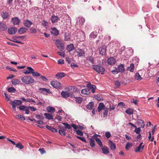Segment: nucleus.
<instances>
[{
  "label": "nucleus",
  "mask_w": 159,
  "mask_h": 159,
  "mask_svg": "<svg viewBox=\"0 0 159 159\" xmlns=\"http://www.w3.org/2000/svg\"><path fill=\"white\" fill-rule=\"evenodd\" d=\"M81 93L82 94L88 95L90 93V90L89 89H83L81 90Z\"/></svg>",
  "instance_id": "nucleus-19"
},
{
  "label": "nucleus",
  "mask_w": 159,
  "mask_h": 159,
  "mask_svg": "<svg viewBox=\"0 0 159 159\" xmlns=\"http://www.w3.org/2000/svg\"><path fill=\"white\" fill-rule=\"evenodd\" d=\"M57 53L61 57H65V53L64 52H57Z\"/></svg>",
  "instance_id": "nucleus-64"
},
{
  "label": "nucleus",
  "mask_w": 159,
  "mask_h": 159,
  "mask_svg": "<svg viewBox=\"0 0 159 159\" xmlns=\"http://www.w3.org/2000/svg\"><path fill=\"white\" fill-rule=\"evenodd\" d=\"M89 144L90 146L92 148L94 147L95 146V141L92 138H91L90 139Z\"/></svg>",
  "instance_id": "nucleus-34"
},
{
  "label": "nucleus",
  "mask_w": 159,
  "mask_h": 159,
  "mask_svg": "<svg viewBox=\"0 0 159 159\" xmlns=\"http://www.w3.org/2000/svg\"><path fill=\"white\" fill-rule=\"evenodd\" d=\"M55 43L57 48L60 51H62L64 50V44L60 40H56Z\"/></svg>",
  "instance_id": "nucleus-4"
},
{
  "label": "nucleus",
  "mask_w": 159,
  "mask_h": 159,
  "mask_svg": "<svg viewBox=\"0 0 159 159\" xmlns=\"http://www.w3.org/2000/svg\"><path fill=\"white\" fill-rule=\"evenodd\" d=\"M107 47L105 45H103L99 48V53L100 54L103 56L105 55L107 51Z\"/></svg>",
  "instance_id": "nucleus-5"
},
{
  "label": "nucleus",
  "mask_w": 159,
  "mask_h": 159,
  "mask_svg": "<svg viewBox=\"0 0 159 159\" xmlns=\"http://www.w3.org/2000/svg\"><path fill=\"white\" fill-rule=\"evenodd\" d=\"M137 123L138 124V125L140 126L141 128H143L144 127L145 125L143 121H142L141 120H139Z\"/></svg>",
  "instance_id": "nucleus-32"
},
{
  "label": "nucleus",
  "mask_w": 159,
  "mask_h": 159,
  "mask_svg": "<svg viewBox=\"0 0 159 159\" xmlns=\"http://www.w3.org/2000/svg\"><path fill=\"white\" fill-rule=\"evenodd\" d=\"M125 112L128 114L131 115L133 114L134 110L132 108H128L126 110Z\"/></svg>",
  "instance_id": "nucleus-38"
},
{
  "label": "nucleus",
  "mask_w": 159,
  "mask_h": 159,
  "mask_svg": "<svg viewBox=\"0 0 159 159\" xmlns=\"http://www.w3.org/2000/svg\"><path fill=\"white\" fill-rule=\"evenodd\" d=\"M11 22L14 25H18L20 24V20L17 17H13L11 19Z\"/></svg>",
  "instance_id": "nucleus-6"
},
{
  "label": "nucleus",
  "mask_w": 159,
  "mask_h": 159,
  "mask_svg": "<svg viewBox=\"0 0 159 159\" xmlns=\"http://www.w3.org/2000/svg\"><path fill=\"white\" fill-rule=\"evenodd\" d=\"M102 151L103 153L105 154H107L109 153L108 148L107 147H103L102 148Z\"/></svg>",
  "instance_id": "nucleus-28"
},
{
  "label": "nucleus",
  "mask_w": 159,
  "mask_h": 159,
  "mask_svg": "<svg viewBox=\"0 0 159 159\" xmlns=\"http://www.w3.org/2000/svg\"><path fill=\"white\" fill-rule=\"evenodd\" d=\"M97 35V33L95 32H92L90 35L89 38L94 39L96 37Z\"/></svg>",
  "instance_id": "nucleus-39"
},
{
  "label": "nucleus",
  "mask_w": 159,
  "mask_h": 159,
  "mask_svg": "<svg viewBox=\"0 0 159 159\" xmlns=\"http://www.w3.org/2000/svg\"><path fill=\"white\" fill-rule=\"evenodd\" d=\"M31 74L34 77H39L40 76V74L39 73L37 72H34V71H32Z\"/></svg>",
  "instance_id": "nucleus-41"
},
{
  "label": "nucleus",
  "mask_w": 159,
  "mask_h": 159,
  "mask_svg": "<svg viewBox=\"0 0 159 159\" xmlns=\"http://www.w3.org/2000/svg\"><path fill=\"white\" fill-rule=\"evenodd\" d=\"M59 18L58 17L55 15L52 16L51 18V20L52 23L57 22Z\"/></svg>",
  "instance_id": "nucleus-25"
},
{
  "label": "nucleus",
  "mask_w": 159,
  "mask_h": 159,
  "mask_svg": "<svg viewBox=\"0 0 159 159\" xmlns=\"http://www.w3.org/2000/svg\"><path fill=\"white\" fill-rule=\"evenodd\" d=\"M94 106V103L93 102H90L87 106V109L91 110L93 109Z\"/></svg>",
  "instance_id": "nucleus-30"
},
{
  "label": "nucleus",
  "mask_w": 159,
  "mask_h": 159,
  "mask_svg": "<svg viewBox=\"0 0 159 159\" xmlns=\"http://www.w3.org/2000/svg\"><path fill=\"white\" fill-rule=\"evenodd\" d=\"M61 94V96L64 98H67L70 96L69 93L66 91H62Z\"/></svg>",
  "instance_id": "nucleus-26"
},
{
  "label": "nucleus",
  "mask_w": 159,
  "mask_h": 159,
  "mask_svg": "<svg viewBox=\"0 0 159 159\" xmlns=\"http://www.w3.org/2000/svg\"><path fill=\"white\" fill-rule=\"evenodd\" d=\"M16 118H19L21 119L22 120H25V119L24 117L23 116L21 115H16Z\"/></svg>",
  "instance_id": "nucleus-45"
},
{
  "label": "nucleus",
  "mask_w": 159,
  "mask_h": 159,
  "mask_svg": "<svg viewBox=\"0 0 159 159\" xmlns=\"http://www.w3.org/2000/svg\"><path fill=\"white\" fill-rule=\"evenodd\" d=\"M73 97H74L75 98V101L76 102H77L78 103H80L82 102V99L80 97H75L74 96H72V98H73Z\"/></svg>",
  "instance_id": "nucleus-31"
},
{
  "label": "nucleus",
  "mask_w": 159,
  "mask_h": 159,
  "mask_svg": "<svg viewBox=\"0 0 159 159\" xmlns=\"http://www.w3.org/2000/svg\"><path fill=\"white\" fill-rule=\"evenodd\" d=\"M42 25L44 27H46L48 26V23L45 20H43L42 22Z\"/></svg>",
  "instance_id": "nucleus-54"
},
{
  "label": "nucleus",
  "mask_w": 159,
  "mask_h": 159,
  "mask_svg": "<svg viewBox=\"0 0 159 159\" xmlns=\"http://www.w3.org/2000/svg\"><path fill=\"white\" fill-rule=\"evenodd\" d=\"M8 91L9 92L11 93H14L15 92L16 90L15 88L14 87H10L7 89Z\"/></svg>",
  "instance_id": "nucleus-43"
},
{
  "label": "nucleus",
  "mask_w": 159,
  "mask_h": 159,
  "mask_svg": "<svg viewBox=\"0 0 159 159\" xmlns=\"http://www.w3.org/2000/svg\"><path fill=\"white\" fill-rule=\"evenodd\" d=\"M27 69L28 70H25L23 71V73L25 74H29L32 73L33 71H34V69L30 67H27Z\"/></svg>",
  "instance_id": "nucleus-11"
},
{
  "label": "nucleus",
  "mask_w": 159,
  "mask_h": 159,
  "mask_svg": "<svg viewBox=\"0 0 159 159\" xmlns=\"http://www.w3.org/2000/svg\"><path fill=\"white\" fill-rule=\"evenodd\" d=\"M105 108L104 104L103 103H100L98 107V111H100L102 110Z\"/></svg>",
  "instance_id": "nucleus-24"
},
{
  "label": "nucleus",
  "mask_w": 159,
  "mask_h": 159,
  "mask_svg": "<svg viewBox=\"0 0 159 159\" xmlns=\"http://www.w3.org/2000/svg\"><path fill=\"white\" fill-rule=\"evenodd\" d=\"M93 69L97 72L98 73H101L102 74H104V72L105 71V69L103 67L98 66V65H94Z\"/></svg>",
  "instance_id": "nucleus-3"
},
{
  "label": "nucleus",
  "mask_w": 159,
  "mask_h": 159,
  "mask_svg": "<svg viewBox=\"0 0 159 159\" xmlns=\"http://www.w3.org/2000/svg\"><path fill=\"white\" fill-rule=\"evenodd\" d=\"M70 39V35L69 33H66L65 34V40L66 41H69Z\"/></svg>",
  "instance_id": "nucleus-37"
},
{
  "label": "nucleus",
  "mask_w": 159,
  "mask_h": 159,
  "mask_svg": "<svg viewBox=\"0 0 159 159\" xmlns=\"http://www.w3.org/2000/svg\"><path fill=\"white\" fill-rule=\"evenodd\" d=\"M109 108H105L104 109V112L103 113V114L104 115V116H107V115L108 110Z\"/></svg>",
  "instance_id": "nucleus-52"
},
{
  "label": "nucleus",
  "mask_w": 159,
  "mask_h": 159,
  "mask_svg": "<svg viewBox=\"0 0 159 159\" xmlns=\"http://www.w3.org/2000/svg\"><path fill=\"white\" fill-rule=\"evenodd\" d=\"M46 127L47 129L51 130V131L53 132L56 133L57 132V129L54 128L52 127L49 125H46Z\"/></svg>",
  "instance_id": "nucleus-27"
},
{
  "label": "nucleus",
  "mask_w": 159,
  "mask_h": 159,
  "mask_svg": "<svg viewBox=\"0 0 159 159\" xmlns=\"http://www.w3.org/2000/svg\"><path fill=\"white\" fill-rule=\"evenodd\" d=\"M19 108L20 110H25L26 108H27V107L25 106H20L19 107Z\"/></svg>",
  "instance_id": "nucleus-58"
},
{
  "label": "nucleus",
  "mask_w": 159,
  "mask_h": 159,
  "mask_svg": "<svg viewBox=\"0 0 159 159\" xmlns=\"http://www.w3.org/2000/svg\"><path fill=\"white\" fill-rule=\"evenodd\" d=\"M96 88V87L94 85H92L91 86V88H90L89 89H91V91L92 93H94L95 92V89Z\"/></svg>",
  "instance_id": "nucleus-50"
},
{
  "label": "nucleus",
  "mask_w": 159,
  "mask_h": 159,
  "mask_svg": "<svg viewBox=\"0 0 159 159\" xmlns=\"http://www.w3.org/2000/svg\"><path fill=\"white\" fill-rule=\"evenodd\" d=\"M70 66L72 68L78 67V66L74 63H72L70 64Z\"/></svg>",
  "instance_id": "nucleus-60"
},
{
  "label": "nucleus",
  "mask_w": 159,
  "mask_h": 159,
  "mask_svg": "<svg viewBox=\"0 0 159 159\" xmlns=\"http://www.w3.org/2000/svg\"><path fill=\"white\" fill-rule=\"evenodd\" d=\"M9 103L12 106L14 105L16 107L17 105H21L22 103V102L19 100H15L13 101H10Z\"/></svg>",
  "instance_id": "nucleus-8"
},
{
  "label": "nucleus",
  "mask_w": 159,
  "mask_h": 159,
  "mask_svg": "<svg viewBox=\"0 0 159 159\" xmlns=\"http://www.w3.org/2000/svg\"><path fill=\"white\" fill-rule=\"evenodd\" d=\"M63 125H64L65 126L66 128H67L69 129H71V126L67 123H62Z\"/></svg>",
  "instance_id": "nucleus-46"
},
{
  "label": "nucleus",
  "mask_w": 159,
  "mask_h": 159,
  "mask_svg": "<svg viewBox=\"0 0 159 159\" xmlns=\"http://www.w3.org/2000/svg\"><path fill=\"white\" fill-rule=\"evenodd\" d=\"M30 33L32 34H36L37 32L36 29L33 27L31 28L30 29Z\"/></svg>",
  "instance_id": "nucleus-40"
},
{
  "label": "nucleus",
  "mask_w": 159,
  "mask_h": 159,
  "mask_svg": "<svg viewBox=\"0 0 159 159\" xmlns=\"http://www.w3.org/2000/svg\"><path fill=\"white\" fill-rule=\"evenodd\" d=\"M69 89H71L74 92H76L77 90V88L75 86H70L69 88Z\"/></svg>",
  "instance_id": "nucleus-48"
},
{
  "label": "nucleus",
  "mask_w": 159,
  "mask_h": 159,
  "mask_svg": "<svg viewBox=\"0 0 159 159\" xmlns=\"http://www.w3.org/2000/svg\"><path fill=\"white\" fill-rule=\"evenodd\" d=\"M108 143L111 149L112 150H115L116 147L115 144L110 140L109 141Z\"/></svg>",
  "instance_id": "nucleus-17"
},
{
  "label": "nucleus",
  "mask_w": 159,
  "mask_h": 159,
  "mask_svg": "<svg viewBox=\"0 0 159 159\" xmlns=\"http://www.w3.org/2000/svg\"><path fill=\"white\" fill-rule=\"evenodd\" d=\"M13 0H7V4L9 7H11L12 4Z\"/></svg>",
  "instance_id": "nucleus-62"
},
{
  "label": "nucleus",
  "mask_w": 159,
  "mask_h": 159,
  "mask_svg": "<svg viewBox=\"0 0 159 159\" xmlns=\"http://www.w3.org/2000/svg\"><path fill=\"white\" fill-rule=\"evenodd\" d=\"M58 132L62 136H65L66 135L65 132L62 129L59 130Z\"/></svg>",
  "instance_id": "nucleus-49"
},
{
  "label": "nucleus",
  "mask_w": 159,
  "mask_h": 159,
  "mask_svg": "<svg viewBox=\"0 0 159 159\" xmlns=\"http://www.w3.org/2000/svg\"><path fill=\"white\" fill-rule=\"evenodd\" d=\"M143 144V143H141L138 148L134 150V151L136 152H140L141 149L143 150L144 147V145L142 146Z\"/></svg>",
  "instance_id": "nucleus-22"
},
{
  "label": "nucleus",
  "mask_w": 159,
  "mask_h": 159,
  "mask_svg": "<svg viewBox=\"0 0 159 159\" xmlns=\"http://www.w3.org/2000/svg\"><path fill=\"white\" fill-rule=\"evenodd\" d=\"M22 82L25 84H32L34 82L33 78L30 76H25L21 78Z\"/></svg>",
  "instance_id": "nucleus-1"
},
{
  "label": "nucleus",
  "mask_w": 159,
  "mask_h": 159,
  "mask_svg": "<svg viewBox=\"0 0 159 159\" xmlns=\"http://www.w3.org/2000/svg\"><path fill=\"white\" fill-rule=\"evenodd\" d=\"M51 29L52 30L51 33L52 34H53L54 35L57 36L59 34L58 30H57L56 28H52Z\"/></svg>",
  "instance_id": "nucleus-14"
},
{
  "label": "nucleus",
  "mask_w": 159,
  "mask_h": 159,
  "mask_svg": "<svg viewBox=\"0 0 159 159\" xmlns=\"http://www.w3.org/2000/svg\"><path fill=\"white\" fill-rule=\"evenodd\" d=\"M17 31L16 28L14 27H11L8 30V33L10 34H15Z\"/></svg>",
  "instance_id": "nucleus-9"
},
{
  "label": "nucleus",
  "mask_w": 159,
  "mask_h": 159,
  "mask_svg": "<svg viewBox=\"0 0 159 159\" xmlns=\"http://www.w3.org/2000/svg\"><path fill=\"white\" fill-rule=\"evenodd\" d=\"M74 49L75 47L73 44H70L69 45H68L66 48V50L69 52H70L73 50H74Z\"/></svg>",
  "instance_id": "nucleus-20"
},
{
  "label": "nucleus",
  "mask_w": 159,
  "mask_h": 159,
  "mask_svg": "<svg viewBox=\"0 0 159 159\" xmlns=\"http://www.w3.org/2000/svg\"><path fill=\"white\" fill-rule=\"evenodd\" d=\"M76 134L80 136H83V133L82 132L79 130H76Z\"/></svg>",
  "instance_id": "nucleus-53"
},
{
  "label": "nucleus",
  "mask_w": 159,
  "mask_h": 159,
  "mask_svg": "<svg viewBox=\"0 0 159 159\" xmlns=\"http://www.w3.org/2000/svg\"><path fill=\"white\" fill-rule=\"evenodd\" d=\"M97 136V135H94L93 136V137L94 138V139H95V140L96 142L99 145V146L100 147H102V143L99 139L96 138Z\"/></svg>",
  "instance_id": "nucleus-18"
},
{
  "label": "nucleus",
  "mask_w": 159,
  "mask_h": 159,
  "mask_svg": "<svg viewBox=\"0 0 159 159\" xmlns=\"http://www.w3.org/2000/svg\"><path fill=\"white\" fill-rule=\"evenodd\" d=\"M36 118L38 119L43 120L44 119V116L42 115H36Z\"/></svg>",
  "instance_id": "nucleus-47"
},
{
  "label": "nucleus",
  "mask_w": 159,
  "mask_h": 159,
  "mask_svg": "<svg viewBox=\"0 0 159 159\" xmlns=\"http://www.w3.org/2000/svg\"><path fill=\"white\" fill-rule=\"evenodd\" d=\"M135 79L137 80H140L142 78L139 73H136L135 77Z\"/></svg>",
  "instance_id": "nucleus-44"
},
{
  "label": "nucleus",
  "mask_w": 159,
  "mask_h": 159,
  "mask_svg": "<svg viewBox=\"0 0 159 159\" xmlns=\"http://www.w3.org/2000/svg\"><path fill=\"white\" fill-rule=\"evenodd\" d=\"M46 118L48 120L53 119V116L52 114H48L47 113H45L44 114Z\"/></svg>",
  "instance_id": "nucleus-29"
},
{
  "label": "nucleus",
  "mask_w": 159,
  "mask_h": 159,
  "mask_svg": "<svg viewBox=\"0 0 159 159\" xmlns=\"http://www.w3.org/2000/svg\"><path fill=\"white\" fill-rule=\"evenodd\" d=\"M28 29L25 27L20 28L18 30V32L20 34H23L27 31Z\"/></svg>",
  "instance_id": "nucleus-23"
},
{
  "label": "nucleus",
  "mask_w": 159,
  "mask_h": 159,
  "mask_svg": "<svg viewBox=\"0 0 159 159\" xmlns=\"http://www.w3.org/2000/svg\"><path fill=\"white\" fill-rule=\"evenodd\" d=\"M76 137L78 139H79L81 140L83 142H84L85 143L86 142V139L84 137H81L79 136H76Z\"/></svg>",
  "instance_id": "nucleus-51"
},
{
  "label": "nucleus",
  "mask_w": 159,
  "mask_h": 159,
  "mask_svg": "<svg viewBox=\"0 0 159 159\" xmlns=\"http://www.w3.org/2000/svg\"><path fill=\"white\" fill-rule=\"evenodd\" d=\"M111 72L114 74H117L119 72L116 68L115 67V69L111 71Z\"/></svg>",
  "instance_id": "nucleus-55"
},
{
  "label": "nucleus",
  "mask_w": 159,
  "mask_h": 159,
  "mask_svg": "<svg viewBox=\"0 0 159 159\" xmlns=\"http://www.w3.org/2000/svg\"><path fill=\"white\" fill-rule=\"evenodd\" d=\"M50 84L54 88L60 89L62 88L61 83L56 80H52L51 81Z\"/></svg>",
  "instance_id": "nucleus-2"
},
{
  "label": "nucleus",
  "mask_w": 159,
  "mask_h": 159,
  "mask_svg": "<svg viewBox=\"0 0 159 159\" xmlns=\"http://www.w3.org/2000/svg\"><path fill=\"white\" fill-rule=\"evenodd\" d=\"M76 52L77 53V56L79 57H84V56L85 52L82 49L80 48L77 49Z\"/></svg>",
  "instance_id": "nucleus-7"
},
{
  "label": "nucleus",
  "mask_w": 159,
  "mask_h": 159,
  "mask_svg": "<svg viewBox=\"0 0 159 159\" xmlns=\"http://www.w3.org/2000/svg\"><path fill=\"white\" fill-rule=\"evenodd\" d=\"M23 23L24 25L27 27H30L33 24L32 22L28 20H25Z\"/></svg>",
  "instance_id": "nucleus-13"
},
{
  "label": "nucleus",
  "mask_w": 159,
  "mask_h": 159,
  "mask_svg": "<svg viewBox=\"0 0 159 159\" xmlns=\"http://www.w3.org/2000/svg\"><path fill=\"white\" fill-rule=\"evenodd\" d=\"M7 27L6 25L2 23H0V30L4 31L6 30Z\"/></svg>",
  "instance_id": "nucleus-21"
},
{
  "label": "nucleus",
  "mask_w": 159,
  "mask_h": 159,
  "mask_svg": "<svg viewBox=\"0 0 159 159\" xmlns=\"http://www.w3.org/2000/svg\"><path fill=\"white\" fill-rule=\"evenodd\" d=\"M105 136L107 138H109L110 137L111 134L109 132H107L105 133Z\"/></svg>",
  "instance_id": "nucleus-63"
},
{
  "label": "nucleus",
  "mask_w": 159,
  "mask_h": 159,
  "mask_svg": "<svg viewBox=\"0 0 159 159\" xmlns=\"http://www.w3.org/2000/svg\"><path fill=\"white\" fill-rule=\"evenodd\" d=\"M2 17L4 19H6L9 18V15L8 13L6 12H3L1 14Z\"/></svg>",
  "instance_id": "nucleus-16"
},
{
  "label": "nucleus",
  "mask_w": 159,
  "mask_h": 159,
  "mask_svg": "<svg viewBox=\"0 0 159 159\" xmlns=\"http://www.w3.org/2000/svg\"><path fill=\"white\" fill-rule=\"evenodd\" d=\"M66 75V74L63 72L58 73L56 75V76L58 79H61Z\"/></svg>",
  "instance_id": "nucleus-15"
},
{
  "label": "nucleus",
  "mask_w": 159,
  "mask_h": 159,
  "mask_svg": "<svg viewBox=\"0 0 159 159\" xmlns=\"http://www.w3.org/2000/svg\"><path fill=\"white\" fill-rule=\"evenodd\" d=\"M134 65L133 63H131L130 66L128 68V70L130 72H133L134 71Z\"/></svg>",
  "instance_id": "nucleus-33"
},
{
  "label": "nucleus",
  "mask_w": 159,
  "mask_h": 159,
  "mask_svg": "<svg viewBox=\"0 0 159 159\" xmlns=\"http://www.w3.org/2000/svg\"><path fill=\"white\" fill-rule=\"evenodd\" d=\"M135 130L134 132L137 134H139L140 131V129L139 127L137 128L136 127V128H135Z\"/></svg>",
  "instance_id": "nucleus-57"
},
{
  "label": "nucleus",
  "mask_w": 159,
  "mask_h": 159,
  "mask_svg": "<svg viewBox=\"0 0 159 159\" xmlns=\"http://www.w3.org/2000/svg\"><path fill=\"white\" fill-rule=\"evenodd\" d=\"M116 60L113 57H110L107 59V63L108 64L112 65L116 63Z\"/></svg>",
  "instance_id": "nucleus-10"
},
{
  "label": "nucleus",
  "mask_w": 159,
  "mask_h": 159,
  "mask_svg": "<svg viewBox=\"0 0 159 159\" xmlns=\"http://www.w3.org/2000/svg\"><path fill=\"white\" fill-rule=\"evenodd\" d=\"M88 60L90 61V63L92 64H93V59L92 57L90 56L89 57Z\"/></svg>",
  "instance_id": "nucleus-61"
},
{
  "label": "nucleus",
  "mask_w": 159,
  "mask_h": 159,
  "mask_svg": "<svg viewBox=\"0 0 159 159\" xmlns=\"http://www.w3.org/2000/svg\"><path fill=\"white\" fill-rule=\"evenodd\" d=\"M47 110L49 112L53 113L55 111V109L52 107H48L47 108Z\"/></svg>",
  "instance_id": "nucleus-36"
},
{
  "label": "nucleus",
  "mask_w": 159,
  "mask_h": 159,
  "mask_svg": "<svg viewBox=\"0 0 159 159\" xmlns=\"http://www.w3.org/2000/svg\"><path fill=\"white\" fill-rule=\"evenodd\" d=\"M16 147L20 149H21L24 148V146L20 143H18L16 144Z\"/></svg>",
  "instance_id": "nucleus-42"
},
{
  "label": "nucleus",
  "mask_w": 159,
  "mask_h": 159,
  "mask_svg": "<svg viewBox=\"0 0 159 159\" xmlns=\"http://www.w3.org/2000/svg\"><path fill=\"white\" fill-rule=\"evenodd\" d=\"M20 81L17 79H13L11 81L12 84L13 85H16V84H20Z\"/></svg>",
  "instance_id": "nucleus-35"
},
{
  "label": "nucleus",
  "mask_w": 159,
  "mask_h": 159,
  "mask_svg": "<svg viewBox=\"0 0 159 159\" xmlns=\"http://www.w3.org/2000/svg\"><path fill=\"white\" fill-rule=\"evenodd\" d=\"M131 146V143H128L125 145V148L127 150H129Z\"/></svg>",
  "instance_id": "nucleus-56"
},
{
  "label": "nucleus",
  "mask_w": 159,
  "mask_h": 159,
  "mask_svg": "<svg viewBox=\"0 0 159 159\" xmlns=\"http://www.w3.org/2000/svg\"><path fill=\"white\" fill-rule=\"evenodd\" d=\"M116 68L119 73H123L125 71L124 66L123 64H121L120 65H119Z\"/></svg>",
  "instance_id": "nucleus-12"
},
{
  "label": "nucleus",
  "mask_w": 159,
  "mask_h": 159,
  "mask_svg": "<svg viewBox=\"0 0 159 159\" xmlns=\"http://www.w3.org/2000/svg\"><path fill=\"white\" fill-rule=\"evenodd\" d=\"M57 63L59 64H63L64 63V60L63 59H59Z\"/></svg>",
  "instance_id": "nucleus-59"
}]
</instances>
